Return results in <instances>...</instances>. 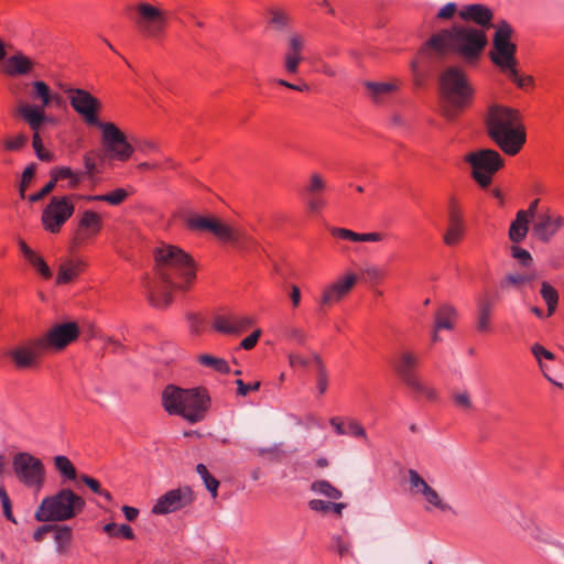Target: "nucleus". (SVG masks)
I'll list each match as a JSON object with an SVG mask.
<instances>
[{
  "label": "nucleus",
  "mask_w": 564,
  "mask_h": 564,
  "mask_svg": "<svg viewBox=\"0 0 564 564\" xmlns=\"http://www.w3.org/2000/svg\"><path fill=\"white\" fill-rule=\"evenodd\" d=\"M56 186L55 182L53 181V178L51 177V181L48 183H46L42 188L41 191L32 194L29 196V200L31 203H36L39 200H41L42 198H44L46 195H48L53 189L54 187Z\"/></svg>",
  "instance_id": "obj_58"
},
{
  "label": "nucleus",
  "mask_w": 564,
  "mask_h": 564,
  "mask_svg": "<svg viewBox=\"0 0 564 564\" xmlns=\"http://www.w3.org/2000/svg\"><path fill=\"white\" fill-rule=\"evenodd\" d=\"M102 530L110 536H122L126 540L135 539L132 528L128 524L117 525L115 522H110L105 524Z\"/></svg>",
  "instance_id": "obj_43"
},
{
  "label": "nucleus",
  "mask_w": 564,
  "mask_h": 564,
  "mask_svg": "<svg viewBox=\"0 0 564 564\" xmlns=\"http://www.w3.org/2000/svg\"><path fill=\"white\" fill-rule=\"evenodd\" d=\"M13 473L24 487L40 492L46 480V470L43 462L28 452H19L12 458Z\"/></svg>",
  "instance_id": "obj_10"
},
{
  "label": "nucleus",
  "mask_w": 564,
  "mask_h": 564,
  "mask_svg": "<svg viewBox=\"0 0 564 564\" xmlns=\"http://www.w3.org/2000/svg\"><path fill=\"white\" fill-rule=\"evenodd\" d=\"M314 366L316 368V388L319 394H325L328 388V373L319 356L313 355Z\"/></svg>",
  "instance_id": "obj_42"
},
{
  "label": "nucleus",
  "mask_w": 564,
  "mask_h": 564,
  "mask_svg": "<svg viewBox=\"0 0 564 564\" xmlns=\"http://www.w3.org/2000/svg\"><path fill=\"white\" fill-rule=\"evenodd\" d=\"M85 500L72 489L64 488L45 497L37 507L34 518L39 522H62L82 512Z\"/></svg>",
  "instance_id": "obj_7"
},
{
  "label": "nucleus",
  "mask_w": 564,
  "mask_h": 564,
  "mask_svg": "<svg viewBox=\"0 0 564 564\" xmlns=\"http://www.w3.org/2000/svg\"><path fill=\"white\" fill-rule=\"evenodd\" d=\"M29 138L25 133L20 132L14 137L7 138L3 141V148L10 152L21 151L28 144Z\"/></svg>",
  "instance_id": "obj_47"
},
{
  "label": "nucleus",
  "mask_w": 564,
  "mask_h": 564,
  "mask_svg": "<svg viewBox=\"0 0 564 564\" xmlns=\"http://www.w3.org/2000/svg\"><path fill=\"white\" fill-rule=\"evenodd\" d=\"M127 197L128 192L124 188H116L107 194L82 196L87 202H106L112 206L120 205Z\"/></svg>",
  "instance_id": "obj_33"
},
{
  "label": "nucleus",
  "mask_w": 564,
  "mask_h": 564,
  "mask_svg": "<svg viewBox=\"0 0 564 564\" xmlns=\"http://www.w3.org/2000/svg\"><path fill=\"white\" fill-rule=\"evenodd\" d=\"M237 384V393L239 395H247L250 391H257L260 388V382L256 381L253 383H245L241 379L236 380Z\"/></svg>",
  "instance_id": "obj_60"
},
{
  "label": "nucleus",
  "mask_w": 564,
  "mask_h": 564,
  "mask_svg": "<svg viewBox=\"0 0 564 564\" xmlns=\"http://www.w3.org/2000/svg\"><path fill=\"white\" fill-rule=\"evenodd\" d=\"M80 480L96 495H99L102 490L101 486H100V482L93 478V477H89L87 475H83L80 477Z\"/></svg>",
  "instance_id": "obj_64"
},
{
  "label": "nucleus",
  "mask_w": 564,
  "mask_h": 564,
  "mask_svg": "<svg viewBox=\"0 0 564 564\" xmlns=\"http://www.w3.org/2000/svg\"><path fill=\"white\" fill-rule=\"evenodd\" d=\"M311 489L319 495H323L330 499H339L341 498V491L335 488L329 481L327 480H317L314 481L311 486Z\"/></svg>",
  "instance_id": "obj_45"
},
{
  "label": "nucleus",
  "mask_w": 564,
  "mask_h": 564,
  "mask_svg": "<svg viewBox=\"0 0 564 564\" xmlns=\"http://www.w3.org/2000/svg\"><path fill=\"white\" fill-rule=\"evenodd\" d=\"M510 252L512 258L518 260L520 265L529 267L532 263L533 259L528 250L520 248L518 246H512Z\"/></svg>",
  "instance_id": "obj_52"
},
{
  "label": "nucleus",
  "mask_w": 564,
  "mask_h": 564,
  "mask_svg": "<svg viewBox=\"0 0 564 564\" xmlns=\"http://www.w3.org/2000/svg\"><path fill=\"white\" fill-rule=\"evenodd\" d=\"M15 113L19 118H21L33 132L32 134V145L35 152L36 158L43 162H52L54 160V154L44 149L43 141L40 134L41 128L51 121V118L42 111V109H37L32 107L29 102H21L17 109Z\"/></svg>",
  "instance_id": "obj_12"
},
{
  "label": "nucleus",
  "mask_w": 564,
  "mask_h": 564,
  "mask_svg": "<svg viewBox=\"0 0 564 564\" xmlns=\"http://www.w3.org/2000/svg\"><path fill=\"white\" fill-rule=\"evenodd\" d=\"M54 466L61 476L67 480H74L77 476L75 466L70 459L64 455L54 457Z\"/></svg>",
  "instance_id": "obj_41"
},
{
  "label": "nucleus",
  "mask_w": 564,
  "mask_h": 564,
  "mask_svg": "<svg viewBox=\"0 0 564 564\" xmlns=\"http://www.w3.org/2000/svg\"><path fill=\"white\" fill-rule=\"evenodd\" d=\"M384 270L376 265L367 267L360 272V279L371 284L378 283L384 278Z\"/></svg>",
  "instance_id": "obj_49"
},
{
  "label": "nucleus",
  "mask_w": 564,
  "mask_h": 564,
  "mask_svg": "<svg viewBox=\"0 0 564 564\" xmlns=\"http://www.w3.org/2000/svg\"><path fill=\"white\" fill-rule=\"evenodd\" d=\"M420 364L421 358L419 354L408 348H402L397 352L392 366L402 383L413 393L424 397L429 401H435L437 392L421 379L419 375Z\"/></svg>",
  "instance_id": "obj_8"
},
{
  "label": "nucleus",
  "mask_w": 564,
  "mask_h": 564,
  "mask_svg": "<svg viewBox=\"0 0 564 564\" xmlns=\"http://www.w3.org/2000/svg\"><path fill=\"white\" fill-rule=\"evenodd\" d=\"M32 90L30 91V97L33 101H40L41 105L30 104L32 107L37 109H42L45 113V109L48 108V98L52 93L50 86L43 80H34L31 83Z\"/></svg>",
  "instance_id": "obj_32"
},
{
  "label": "nucleus",
  "mask_w": 564,
  "mask_h": 564,
  "mask_svg": "<svg viewBox=\"0 0 564 564\" xmlns=\"http://www.w3.org/2000/svg\"><path fill=\"white\" fill-rule=\"evenodd\" d=\"M408 476L410 489L412 492L423 496L431 488V486L420 476L415 469H409Z\"/></svg>",
  "instance_id": "obj_46"
},
{
  "label": "nucleus",
  "mask_w": 564,
  "mask_h": 564,
  "mask_svg": "<svg viewBox=\"0 0 564 564\" xmlns=\"http://www.w3.org/2000/svg\"><path fill=\"white\" fill-rule=\"evenodd\" d=\"M453 401L456 406L470 410L473 406L469 393L467 391H458L453 394Z\"/></svg>",
  "instance_id": "obj_56"
},
{
  "label": "nucleus",
  "mask_w": 564,
  "mask_h": 564,
  "mask_svg": "<svg viewBox=\"0 0 564 564\" xmlns=\"http://www.w3.org/2000/svg\"><path fill=\"white\" fill-rule=\"evenodd\" d=\"M79 336L76 323H63L53 326L44 335L36 338V346L46 351H61Z\"/></svg>",
  "instance_id": "obj_16"
},
{
  "label": "nucleus",
  "mask_w": 564,
  "mask_h": 564,
  "mask_svg": "<svg viewBox=\"0 0 564 564\" xmlns=\"http://www.w3.org/2000/svg\"><path fill=\"white\" fill-rule=\"evenodd\" d=\"M513 29L509 22L501 20L496 25L492 36V46L489 51L491 63L519 88H527L533 84L531 76L519 74L517 59V44L512 42Z\"/></svg>",
  "instance_id": "obj_4"
},
{
  "label": "nucleus",
  "mask_w": 564,
  "mask_h": 564,
  "mask_svg": "<svg viewBox=\"0 0 564 564\" xmlns=\"http://www.w3.org/2000/svg\"><path fill=\"white\" fill-rule=\"evenodd\" d=\"M366 87L371 96V98L379 102L383 97L391 94L397 89V86L391 83H377V82H367Z\"/></svg>",
  "instance_id": "obj_36"
},
{
  "label": "nucleus",
  "mask_w": 564,
  "mask_h": 564,
  "mask_svg": "<svg viewBox=\"0 0 564 564\" xmlns=\"http://www.w3.org/2000/svg\"><path fill=\"white\" fill-rule=\"evenodd\" d=\"M102 217L93 209L78 213L74 243L83 245L98 236L102 229Z\"/></svg>",
  "instance_id": "obj_21"
},
{
  "label": "nucleus",
  "mask_w": 564,
  "mask_h": 564,
  "mask_svg": "<svg viewBox=\"0 0 564 564\" xmlns=\"http://www.w3.org/2000/svg\"><path fill=\"white\" fill-rule=\"evenodd\" d=\"M305 40L301 34L294 33L289 39L288 50L284 54V69L288 74H296L303 61Z\"/></svg>",
  "instance_id": "obj_26"
},
{
  "label": "nucleus",
  "mask_w": 564,
  "mask_h": 564,
  "mask_svg": "<svg viewBox=\"0 0 564 564\" xmlns=\"http://www.w3.org/2000/svg\"><path fill=\"white\" fill-rule=\"evenodd\" d=\"M260 335H261V329L256 328L248 337H246L240 343V346L246 350L252 349L256 346Z\"/></svg>",
  "instance_id": "obj_62"
},
{
  "label": "nucleus",
  "mask_w": 564,
  "mask_h": 564,
  "mask_svg": "<svg viewBox=\"0 0 564 564\" xmlns=\"http://www.w3.org/2000/svg\"><path fill=\"white\" fill-rule=\"evenodd\" d=\"M437 322L434 325L432 340L434 343L440 341L442 338L440 337L441 330H452L455 327V319H436Z\"/></svg>",
  "instance_id": "obj_55"
},
{
  "label": "nucleus",
  "mask_w": 564,
  "mask_h": 564,
  "mask_svg": "<svg viewBox=\"0 0 564 564\" xmlns=\"http://www.w3.org/2000/svg\"><path fill=\"white\" fill-rule=\"evenodd\" d=\"M531 352L534 356V358L536 359L539 367H540L541 371L543 372L544 377L553 384L562 388V384L560 382L552 380L546 375L544 364L542 362V359L554 360L555 359L554 354L552 351L545 349L542 345H540L538 343L531 346Z\"/></svg>",
  "instance_id": "obj_37"
},
{
  "label": "nucleus",
  "mask_w": 564,
  "mask_h": 564,
  "mask_svg": "<svg viewBox=\"0 0 564 564\" xmlns=\"http://www.w3.org/2000/svg\"><path fill=\"white\" fill-rule=\"evenodd\" d=\"M423 498L434 508L441 511H451L452 507L444 502L440 495L432 487L423 495Z\"/></svg>",
  "instance_id": "obj_50"
},
{
  "label": "nucleus",
  "mask_w": 564,
  "mask_h": 564,
  "mask_svg": "<svg viewBox=\"0 0 564 564\" xmlns=\"http://www.w3.org/2000/svg\"><path fill=\"white\" fill-rule=\"evenodd\" d=\"M487 43L484 30L456 24L433 34L423 51L431 48L436 53L452 52L460 56L465 63L474 65L480 59Z\"/></svg>",
  "instance_id": "obj_2"
},
{
  "label": "nucleus",
  "mask_w": 564,
  "mask_h": 564,
  "mask_svg": "<svg viewBox=\"0 0 564 564\" xmlns=\"http://www.w3.org/2000/svg\"><path fill=\"white\" fill-rule=\"evenodd\" d=\"M330 505L332 502L322 499H312L308 501V507L311 510L322 513L330 512Z\"/></svg>",
  "instance_id": "obj_61"
},
{
  "label": "nucleus",
  "mask_w": 564,
  "mask_h": 564,
  "mask_svg": "<svg viewBox=\"0 0 564 564\" xmlns=\"http://www.w3.org/2000/svg\"><path fill=\"white\" fill-rule=\"evenodd\" d=\"M459 17L465 21L474 22L484 31L492 26L494 12L481 3L464 6L459 11Z\"/></svg>",
  "instance_id": "obj_25"
},
{
  "label": "nucleus",
  "mask_w": 564,
  "mask_h": 564,
  "mask_svg": "<svg viewBox=\"0 0 564 564\" xmlns=\"http://www.w3.org/2000/svg\"><path fill=\"white\" fill-rule=\"evenodd\" d=\"M346 431H347V434H349L354 437L362 438L365 441L368 440L365 427L356 420H349L348 430H346Z\"/></svg>",
  "instance_id": "obj_57"
},
{
  "label": "nucleus",
  "mask_w": 564,
  "mask_h": 564,
  "mask_svg": "<svg viewBox=\"0 0 564 564\" xmlns=\"http://www.w3.org/2000/svg\"><path fill=\"white\" fill-rule=\"evenodd\" d=\"M0 501L2 505L3 516L6 517V519L15 523V518L12 512L11 500L3 486H0Z\"/></svg>",
  "instance_id": "obj_54"
},
{
  "label": "nucleus",
  "mask_w": 564,
  "mask_h": 564,
  "mask_svg": "<svg viewBox=\"0 0 564 564\" xmlns=\"http://www.w3.org/2000/svg\"><path fill=\"white\" fill-rule=\"evenodd\" d=\"M35 174V165L31 164L26 166L22 173V181L20 184V195L24 197V192L29 183L32 181L33 176Z\"/></svg>",
  "instance_id": "obj_59"
},
{
  "label": "nucleus",
  "mask_w": 564,
  "mask_h": 564,
  "mask_svg": "<svg viewBox=\"0 0 564 564\" xmlns=\"http://www.w3.org/2000/svg\"><path fill=\"white\" fill-rule=\"evenodd\" d=\"M330 234L333 237L341 239V240H348L352 242H379L382 241L386 237L382 232H365L359 234L347 228H339V227H333L330 229Z\"/></svg>",
  "instance_id": "obj_27"
},
{
  "label": "nucleus",
  "mask_w": 564,
  "mask_h": 564,
  "mask_svg": "<svg viewBox=\"0 0 564 564\" xmlns=\"http://www.w3.org/2000/svg\"><path fill=\"white\" fill-rule=\"evenodd\" d=\"M456 314L457 312L452 304L443 303L438 306L435 317H453Z\"/></svg>",
  "instance_id": "obj_63"
},
{
  "label": "nucleus",
  "mask_w": 564,
  "mask_h": 564,
  "mask_svg": "<svg viewBox=\"0 0 564 564\" xmlns=\"http://www.w3.org/2000/svg\"><path fill=\"white\" fill-rule=\"evenodd\" d=\"M532 278L525 272L510 273L500 281V288L502 290L514 289L521 290L525 286Z\"/></svg>",
  "instance_id": "obj_34"
},
{
  "label": "nucleus",
  "mask_w": 564,
  "mask_h": 564,
  "mask_svg": "<svg viewBox=\"0 0 564 564\" xmlns=\"http://www.w3.org/2000/svg\"><path fill=\"white\" fill-rule=\"evenodd\" d=\"M32 67V61L22 53L10 56L4 63V72L9 76L25 75L31 72Z\"/></svg>",
  "instance_id": "obj_30"
},
{
  "label": "nucleus",
  "mask_w": 564,
  "mask_h": 564,
  "mask_svg": "<svg viewBox=\"0 0 564 564\" xmlns=\"http://www.w3.org/2000/svg\"><path fill=\"white\" fill-rule=\"evenodd\" d=\"M65 93L69 95L72 108L88 126L97 127L102 122L98 119V111L101 108V104L88 90L82 88H66Z\"/></svg>",
  "instance_id": "obj_18"
},
{
  "label": "nucleus",
  "mask_w": 564,
  "mask_h": 564,
  "mask_svg": "<svg viewBox=\"0 0 564 564\" xmlns=\"http://www.w3.org/2000/svg\"><path fill=\"white\" fill-rule=\"evenodd\" d=\"M438 86L442 98L451 108L448 117H454L473 100L474 88L458 66L446 67L438 76Z\"/></svg>",
  "instance_id": "obj_6"
},
{
  "label": "nucleus",
  "mask_w": 564,
  "mask_h": 564,
  "mask_svg": "<svg viewBox=\"0 0 564 564\" xmlns=\"http://www.w3.org/2000/svg\"><path fill=\"white\" fill-rule=\"evenodd\" d=\"M332 549L340 557L352 556L350 542L341 535H334L332 538Z\"/></svg>",
  "instance_id": "obj_48"
},
{
  "label": "nucleus",
  "mask_w": 564,
  "mask_h": 564,
  "mask_svg": "<svg viewBox=\"0 0 564 564\" xmlns=\"http://www.w3.org/2000/svg\"><path fill=\"white\" fill-rule=\"evenodd\" d=\"M29 262L34 267V269L45 279H50L52 276V271L47 263L44 261V259L39 256L34 254Z\"/></svg>",
  "instance_id": "obj_53"
},
{
  "label": "nucleus",
  "mask_w": 564,
  "mask_h": 564,
  "mask_svg": "<svg viewBox=\"0 0 564 564\" xmlns=\"http://www.w3.org/2000/svg\"><path fill=\"white\" fill-rule=\"evenodd\" d=\"M56 551L64 553L72 540V529L68 525L54 524L53 529Z\"/></svg>",
  "instance_id": "obj_40"
},
{
  "label": "nucleus",
  "mask_w": 564,
  "mask_h": 564,
  "mask_svg": "<svg viewBox=\"0 0 564 564\" xmlns=\"http://www.w3.org/2000/svg\"><path fill=\"white\" fill-rule=\"evenodd\" d=\"M44 352L36 346V338L26 346H18L7 352L19 369L32 368L37 364L39 357Z\"/></svg>",
  "instance_id": "obj_24"
},
{
  "label": "nucleus",
  "mask_w": 564,
  "mask_h": 564,
  "mask_svg": "<svg viewBox=\"0 0 564 564\" xmlns=\"http://www.w3.org/2000/svg\"><path fill=\"white\" fill-rule=\"evenodd\" d=\"M186 225L191 230L212 232L226 243L238 245L242 238V232L239 229L214 217L192 215L187 217Z\"/></svg>",
  "instance_id": "obj_14"
},
{
  "label": "nucleus",
  "mask_w": 564,
  "mask_h": 564,
  "mask_svg": "<svg viewBox=\"0 0 564 564\" xmlns=\"http://www.w3.org/2000/svg\"><path fill=\"white\" fill-rule=\"evenodd\" d=\"M130 19L134 23L137 31L145 39H161L167 26V12L161 7L148 2L139 1L129 8Z\"/></svg>",
  "instance_id": "obj_9"
},
{
  "label": "nucleus",
  "mask_w": 564,
  "mask_h": 564,
  "mask_svg": "<svg viewBox=\"0 0 564 564\" xmlns=\"http://www.w3.org/2000/svg\"><path fill=\"white\" fill-rule=\"evenodd\" d=\"M194 500L195 495L191 487L183 486L174 488L158 498L151 512L158 516L173 513L191 506Z\"/></svg>",
  "instance_id": "obj_20"
},
{
  "label": "nucleus",
  "mask_w": 564,
  "mask_h": 564,
  "mask_svg": "<svg viewBox=\"0 0 564 564\" xmlns=\"http://www.w3.org/2000/svg\"><path fill=\"white\" fill-rule=\"evenodd\" d=\"M465 162L471 166V176L482 187H488L492 182V175L505 164L503 158L494 149H480L468 153Z\"/></svg>",
  "instance_id": "obj_11"
},
{
  "label": "nucleus",
  "mask_w": 564,
  "mask_h": 564,
  "mask_svg": "<svg viewBox=\"0 0 564 564\" xmlns=\"http://www.w3.org/2000/svg\"><path fill=\"white\" fill-rule=\"evenodd\" d=\"M85 172H74L68 166H56L50 172L51 177L57 184L59 181L67 180L65 188L74 189L77 188L85 176Z\"/></svg>",
  "instance_id": "obj_29"
},
{
  "label": "nucleus",
  "mask_w": 564,
  "mask_h": 564,
  "mask_svg": "<svg viewBox=\"0 0 564 564\" xmlns=\"http://www.w3.org/2000/svg\"><path fill=\"white\" fill-rule=\"evenodd\" d=\"M327 187L326 180L319 173H312L303 188L305 204L312 214H318L326 205L324 192Z\"/></svg>",
  "instance_id": "obj_22"
},
{
  "label": "nucleus",
  "mask_w": 564,
  "mask_h": 564,
  "mask_svg": "<svg viewBox=\"0 0 564 564\" xmlns=\"http://www.w3.org/2000/svg\"><path fill=\"white\" fill-rule=\"evenodd\" d=\"M540 294L547 306L549 316L553 315L557 307L558 293L549 282H542Z\"/></svg>",
  "instance_id": "obj_38"
},
{
  "label": "nucleus",
  "mask_w": 564,
  "mask_h": 564,
  "mask_svg": "<svg viewBox=\"0 0 564 564\" xmlns=\"http://www.w3.org/2000/svg\"><path fill=\"white\" fill-rule=\"evenodd\" d=\"M447 228L443 235V241L447 247H455L465 237L466 226L459 207L452 203L448 208Z\"/></svg>",
  "instance_id": "obj_23"
},
{
  "label": "nucleus",
  "mask_w": 564,
  "mask_h": 564,
  "mask_svg": "<svg viewBox=\"0 0 564 564\" xmlns=\"http://www.w3.org/2000/svg\"><path fill=\"white\" fill-rule=\"evenodd\" d=\"M72 196H53L46 207L43 209L41 220L45 230L57 234L64 224L73 216L75 206Z\"/></svg>",
  "instance_id": "obj_13"
},
{
  "label": "nucleus",
  "mask_w": 564,
  "mask_h": 564,
  "mask_svg": "<svg viewBox=\"0 0 564 564\" xmlns=\"http://www.w3.org/2000/svg\"><path fill=\"white\" fill-rule=\"evenodd\" d=\"M529 218L525 217L523 212H518L514 220L511 221L509 227V239L513 243H520L523 241L529 231Z\"/></svg>",
  "instance_id": "obj_31"
},
{
  "label": "nucleus",
  "mask_w": 564,
  "mask_h": 564,
  "mask_svg": "<svg viewBox=\"0 0 564 564\" xmlns=\"http://www.w3.org/2000/svg\"><path fill=\"white\" fill-rule=\"evenodd\" d=\"M155 265L145 288L149 303L158 308L169 306L175 290L187 289L196 276L193 259L181 248L162 245L153 251Z\"/></svg>",
  "instance_id": "obj_1"
},
{
  "label": "nucleus",
  "mask_w": 564,
  "mask_h": 564,
  "mask_svg": "<svg viewBox=\"0 0 564 564\" xmlns=\"http://www.w3.org/2000/svg\"><path fill=\"white\" fill-rule=\"evenodd\" d=\"M489 138L508 155L518 154L527 141L525 128L518 110L502 105L489 107L486 117Z\"/></svg>",
  "instance_id": "obj_3"
},
{
  "label": "nucleus",
  "mask_w": 564,
  "mask_h": 564,
  "mask_svg": "<svg viewBox=\"0 0 564 564\" xmlns=\"http://www.w3.org/2000/svg\"><path fill=\"white\" fill-rule=\"evenodd\" d=\"M359 276L356 273H347L326 285L316 303L321 313L339 303L352 290Z\"/></svg>",
  "instance_id": "obj_19"
},
{
  "label": "nucleus",
  "mask_w": 564,
  "mask_h": 564,
  "mask_svg": "<svg viewBox=\"0 0 564 564\" xmlns=\"http://www.w3.org/2000/svg\"><path fill=\"white\" fill-rule=\"evenodd\" d=\"M80 271V263L75 261H67L61 264L56 278L57 284H65L73 281Z\"/></svg>",
  "instance_id": "obj_35"
},
{
  "label": "nucleus",
  "mask_w": 564,
  "mask_h": 564,
  "mask_svg": "<svg viewBox=\"0 0 564 564\" xmlns=\"http://www.w3.org/2000/svg\"><path fill=\"white\" fill-rule=\"evenodd\" d=\"M97 128L102 132V144L111 159L124 162L131 158L134 149L115 123L101 122Z\"/></svg>",
  "instance_id": "obj_17"
},
{
  "label": "nucleus",
  "mask_w": 564,
  "mask_h": 564,
  "mask_svg": "<svg viewBox=\"0 0 564 564\" xmlns=\"http://www.w3.org/2000/svg\"><path fill=\"white\" fill-rule=\"evenodd\" d=\"M252 319H214L212 325L216 332L228 335H240L251 327Z\"/></svg>",
  "instance_id": "obj_28"
},
{
  "label": "nucleus",
  "mask_w": 564,
  "mask_h": 564,
  "mask_svg": "<svg viewBox=\"0 0 564 564\" xmlns=\"http://www.w3.org/2000/svg\"><path fill=\"white\" fill-rule=\"evenodd\" d=\"M196 471L203 479L206 489L210 492L212 497L216 498L218 494L219 481L209 474L207 467L204 464H198L196 466Z\"/></svg>",
  "instance_id": "obj_44"
},
{
  "label": "nucleus",
  "mask_w": 564,
  "mask_h": 564,
  "mask_svg": "<svg viewBox=\"0 0 564 564\" xmlns=\"http://www.w3.org/2000/svg\"><path fill=\"white\" fill-rule=\"evenodd\" d=\"M564 227V216L546 206L532 221V237L539 242L550 243Z\"/></svg>",
  "instance_id": "obj_15"
},
{
  "label": "nucleus",
  "mask_w": 564,
  "mask_h": 564,
  "mask_svg": "<svg viewBox=\"0 0 564 564\" xmlns=\"http://www.w3.org/2000/svg\"><path fill=\"white\" fill-rule=\"evenodd\" d=\"M270 20L269 23L279 31L284 30L288 26V17L278 9H270L269 11Z\"/></svg>",
  "instance_id": "obj_51"
},
{
  "label": "nucleus",
  "mask_w": 564,
  "mask_h": 564,
  "mask_svg": "<svg viewBox=\"0 0 564 564\" xmlns=\"http://www.w3.org/2000/svg\"><path fill=\"white\" fill-rule=\"evenodd\" d=\"M198 362L207 368H210L219 373H229L230 367L224 358L215 357L212 355H199Z\"/></svg>",
  "instance_id": "obj_39"
},
{
  "label": "nucleus",
  "mask_w": 564,
  "mask_h": 564,
  "mask_svg": "<svg viewBox=\"0 0 564 564\" xmlns=\"http://www.w3.org/2000/svg\"><path fill=\"white\" fill-rule=\"evenodd\" d=\"M162 404L169 414L197 423L204 420L210 398L205 389H182L171 384L162 393Z\"/></svg>",
  "instance_id": "obj_5"
}]
</instances>
